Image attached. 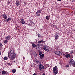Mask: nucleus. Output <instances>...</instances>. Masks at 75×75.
I'll use <instances>...</instances> for the list:
<instances>
[{"label":"nucleus","mask_w":75,"mask_h":75,"mask_svg":"<svg viewBox=\"0 0 75 75\" xmlns=\"http://www.w3.org/2000/svg\"><path fill=\"white\" fill-rule=\"evenodd\" d=\"M10 55H9V53H8V57L10 58V60H13L14 59H15L16 58V54L14 52V48H13L12 47L10 49Z\"/></svg>","instance_id":"1"},{"label":"nucleus","mask_w":75,"mask_h":75,"mask_svg":"<svg viewBox=\"0 0 75 75\" xmlns=\"http://www.w3.org/2000/svg\"><path fill=\"white\" fill-rule=\"evenodd\" d=\"M54 52L56 55H57L60 56L62 55V53L61 52L59 51H56Z\"/></svg>","instance_id":"2"},{"label":"nucleus","mask_w":75,"mask_h":75,"mask_svg":"<svg viewBox=\"0 0 75 75\" xmlns=\"http://www.w3.org/2000/svg\"><path fill=\"white\" fill-rule=\"evenodd\" d=\"M41 13V11L40 10H38L37 12H36V17H38L40 15V13Z\"/></svg>","instance_id":"3"},{"label":"nucleus","mask_w":75,"mask_h":75,"mask_svg":"<svg viewBox=\"0 0 75 75\" xmlns=\"http://www.w3.org/2000/svg\"><path fill=\"white\" fill-rule=\"evenodd\" d=\"M43 48L44 50H45V51H47V52L50 51V49H49L47 48V47L46 46H43Z\"/></svg>","instance_id":"4"},{"label":"nucleus","mask_w":75,"mask_h":75,"mask_svg":"<svg viewBox=\"0 0 75 75\" xmlns=\"http://www.w3.org/2000/svg\"><path fill=\"white\" fill-rule=\"evenodd\" d=\"M74 61L73 59H72L69 62V65H72L74 64Z\"/></svg>","instance_id":"5"},{"label":"nucleus","mask_w":75,"mask_h":75,"mask_svg":"<svg viewBox=\"0 0 75 75\" xmlns=\"http://www.w3.org/2000/svg\"><path fill=\"white\" fill-rule=\"evenodd\" d=\"M64 55L65 56L66 58H70L71 59V57H70V55H69V54H67V55H65V54H64Z\"/></svg>","instance_id":"6"},{"label":"nucleus","mask_w":75,"mask_h":75,"mask_svg":"<svg viewBox=\"0 0 75 75\" xmlns=\"http://www.w3.org/2000/svg\"><path fill=\"white\" fill-rule=\"evenodd\" d=\"M10 35H8V36H6V37L5 38V40H10Z\"/></svg>","instance_id":"7"},{"label":"nucleus","mask_w":75,"mask_h":75,"mask_svg":"<svg viewBox=\"0 0 75 75\" xmlns=\"http://www.w3.org/2000/svg\"><path fill=\"white\" fill-rule=\"evenodd\" d=\"M58 37H59V35H58L56 34L54 35V38L55 40H58Z\"/></svg>","instance_id":"8"},{"label":"nucleus","mask_w":75,"mask_h":75,"mask_svg":"<svg viewBox=\"0 0 75 75\" xmlns=\"http://www.w3.org/2000/svg\"><path fill=\"white\" fill-rule=\"evenodd\" d=\"M39 67H40L42 69H44V67L43 65L40 64H39Z\"/></svg>","instance_id":"9"},{"label":"nucleus","mask_w":75,"mask_h":75,"mask_svg":"<svg viewBox=\"0 0 75 75\" xmlns=\"http://www.w3.org/2000/svg\"><path fill=\"white\" fill-rule=\"evenodd\" d=\"M2 16H3V18H4V19H7V16L5 14H3L2 15Z\"/></svg>","instance_id":"10"},{"label":"nucleus","mask_w":75,"mask_h":75,"mask_svg":"<svg viewBox=\"0 0 75 75\" xmlns=\"http://www.w3.org/2000/svg\"><path fill=\"white\" fill-rule=\"evenodd\" d=\"M16 4L17 6H18L20 5V2L18 1H16Z\"/></svg>","instance_id":"11"},{"label":"nucleus","mask_w":75,"mask_h":75,"mask_svg":"<svg viewBox=\"0 0 75 75\" xmlns=\"http://www.w3.org/2000/svg\"><path fill=\"white\" fill-rule=\"evenodd\" d=\"M21 23H22V24H24L25 23V21H24V20L23 19H22L21 20Z\"/></svg>","instance_id":"12"},{"label":"nucleus","mask_w":75,"mask_h":75,"mask_svg":"<svg viewBox=\"0 0 75 75\" xmlns=\"http://www.w3.org/2000/svg\"><path fill=\"white\" fill-rule=\"evenodd\" d=\"M57 67L55 66L53 69V72H55V71H57Z\"/></svg>","instance_id":"13"},{"label":"nucleus","mask_w":75,"mask_h":75,"mask_svg":"<svg viewBox=\"0 0 75 75\" xmlns=\"http://www.w3.org/2000/svg\"><path fill=\"white\" fill-rule=\"evenodd\" d=\"M44 54H41V55H40V57L41 59H42V58H44Z\"/></svg>","instance_id":"14"},{"label":"nucleus","mask_w":75,"mask_h":75,"mask_svg":"<svg viewBox=\"0 0 75 75\" xmlns=\"http://www.w3.org/2000/svg\"><path fill=\"white\" fill-rule=\"evenodd\" d=\"M11 20V18H9L8 19H7L6 20H5L6 22H8V21H9L10 20Z\"/></svg>","instance_id":"15"},{"label":"nucleus","mask_w":75,"mask_h":75,"mask_svg":"<svg viewBox=\"0 0 75 75\" xmlns=\"http://www.w3.org/2000/svg\"><path fill=\"white\" fill-rule=\"evenodd\" d=\"M33 55L34 56V57H35H35H37V53H36V52H35L33 53Z\"/></svg>","instance_id":"16"},{"label":"nucleus","mask_w":75,"mask_h":75,"mask_svg":"<svg viewBox=\"0 0 75 75\" xmlns=\"http://www.w3.org/2000/svg\"><path fill=\"white\" fill-rule=\"evenodd\" d=\"M32 45L33 48H35L36 47V45L34 43H32Z\"/></svg>","instance_id":"17"},{"label":"nucleus","mask_w":75,"mask_h":75,"mask_svg":"<svg viewBox=\"0 0 75 75\" xmlns=\"http://www.w3.org/2000/svg\"><path fill=\"white\" fill-rule=\"evenodd\" d=\"M2 73L3 75H5V74H6V71H2Z\"/></svg>","instance_id":"18"},{"label":"nucleus","mask_w":75,"mask_h":75,"mask_svg":"<svg viewBox=\"0 0 75 75\" xmlns=\"http://www.w3.org/2000/svg\"><path fill=\"white\" fill-rule=\"evenodd\" d=\"M53 71V73L55 75H56V74H58V71Z\"/></svg>","instance_id":"19"},{"label":"nucleus","mask_w":75,"mask_h":75,"mask_svg":"<svg viewBox=\"0 0 75 75\" xmlns=\"http://www.w3.org/2000/svg\"><path fill=\"white\" fill-rule=\"evenodd\" d=\"M37 48V50L38 51H40V50H41V47H40L38 48Z\"/></svg>","instance_id":"20"},{"label":"nucleus","mask_w":75,"mask_h":75,"mask_svg":"<svg viewBox=\"0 0 75 75\" xmlns=\"http://www.w3.org/2000/svg\"><path fill=\"white\" fill-rule=\"evenodd\" d=\"M4 60H7L8 58L6 57H5L4 58Z\"/></svg>","instance_id":"21"},{"label":"nucleus","mask_w":75,"mask_h":75,"mask_svg":"<svg viewBox=\"0 0 75 75\" xmlns=\"http://www.w3.org/2000/svg\"><path fill=\"white\" fill-rule=\"evenodd\" d=\"M8 40H5L4 41V43L5 44H7V42H8Z\"/></svg>","instance_id":"22"},{"label":"nucleus","mask_w":75,"mask_h":75,"mask_svg":"<svg viewBox=\"0 0 75 75\" xmlns=\"http://www.w3.org/2000/svg\"><path fill=\"white\" fill-rule=\"evenodd\" d=\"M12 72L13 73H15L16 72V69H13L12 70Z\"/></svg>","instance_id":"23"},{"label":"nucleus","mask_w":75,"mask_h":75,"mask_svg":"<svg viewBox=\"0 0 75 75\" xmlns=\"http://www.w3.org/2000/svg\"><path fill=\"white\" fill-rule=\"evenodd\" d=\"M42 54V52H40V51L39 52V55H41V54Z\"/></svg>","instance_id":"24"},{"label":"nucleus","mask_w":75,"mask_h":75,"mask_svg":"<svg viewBox=\"0 0 75 75\" xmlns=\"http://www.w3.org/2000/svg\"><path fill=\"white\" fill-rule=\"evenodd\" d=\"M45 17H46V20H48L49 19V16H46Z\"/></svg>","instance_id":"25"},{"label":"nucleus","mask_w":75,"mask_h":75,"mask_svg":"<svg viewBox=\"0 0 75 75\" xmlns=\"http://www.w3.org/2000/svg\"><path fill=\"white\" fill-rule=\"evenodd\" d=\"M38 36L39 38H41V35L40 34H38Z\"/></svg>","instance_id":"26"},{"label":"nucleus","mask_w":75,"mask_h":75,"mask_svg":"<svg viewBox=\"0 0 75 75\" xmlns=\"http://www.w3.org/2000/svg\"><path fill=\"white\" fill-rule=\"evenodd\" d=\"M40 46H39V45H36V48H38L40 47Z\"/></svg>","instance_id":"27"},{"label":"nucleus","mask_w":75,"mask_h":75,"mask_svg":"<svg viewBox=\"0 0 75 75\" xmlns=\"http://www.w3.org/2000/svg\"><path fill=\"white\" fill-rule=\"evenodd\" d=\"M73 52H74V50H72L70 52L71 54H72V53H73Z\"/></svg>","instance_id":"28"},{"label":"nucleus","mask_w":75,"mask_h":75,"mask_svg":"<svg viewBox=\"0 0 75 75\" xmlns=\"http://www.w3.org/2000/svg\"><path fill=\"white\" fill-rule=\"evenodd\" d=\"M38 44H41V41H39L38 42Z\"/></svg>","instance_id":"29"},{"label":"nucleus","mask_w":75,"mask_h":75,"mask_svg":"<svg viewBox=\"0 0 75 75\" xmlns=\"http://www.w3.org/2000/svg\"><path fill=\"white\" fill-rule=\"evenodd\" d=\"M30 23L31 24H34V23L31 21H30Z\"/></svg>","instance_id":"30"},{"label":"nucleus","mask_w":75,"mask_h":75,"mask_svg":"<svg viewBox=\"0 0 75 75\" xmlns=\"http://www.w3.org/2000/svg\"><path fill=\"white\" fill-rule=\"evenodd\" d=\"M66 68H68L69 67V65H66Z\"/></svg>","instance_id":"31"},{"label":"nucleus","mask_w":75,"mask_h":75,"mask_svg":"<svg viewBox=\"0 0 75 75\" xmlns=\"http://www.w3.org/2000/svg\"><path fill=\"white\" fill-rule=\"evenodd\" d=\"M39 69L40 71H41V67H39Z\"/></svg>","instance_id":"32"},{"label":"nucleus","mask_w":75,"mask_h":75,"mask_svg":"<svg viewBox=\"0 0 75 75\" xmlns=\"http://www.w3.org/2000/svg\"><path fill=\"white\" fill-rule=\"evenodd\" d=\"M36 62L38 64V62H38V61H36Z\"/></svg>","instance_id":"33"},{"label":"nucleus","mask_w":75,"mask_h":75,"mask_svg":"<svg viewBox=\"0 0 75 75\" xmlns=\"http://www.w3.org/2000/svg\"><path fill=\"white\" fill-rule=\"evenodd\" d=\"M1 45H2V44H1V43L0 42V47H1Z\"/></svg>","instance_id":"34"},{"label":"nucleus","mask_w":75,"mask_h":75,"mask_svg":"<svg viewBox=\"0 0 75 75\" xmlns=\"http://www.w3.org/2000/svg\"><path fill=\"white\" fill-rule=\"evenodd\" d=\"M41 42H43L44 41L42 40H41V41H40Z\"/></svg>","instance_id":"35"},{"label":"nucleus","mask_w":75,"mask_h":75,"mask_svg":"<svg viewBox=\"0 0 75 75\" xmlns=\"http://www.w3.org/2000/svg\"><path fill=\"white\" fill-rule=\"evenodd\" d=\"M73 57H74V56H73L72 55H71V58H73Z\"/></svg>","instance_id":"36"},{"label":"nucleus","mask_w":75,"mask_h":75,"mask_svg":"<svg viewBox=\"0 0 75 75\" xmlns=\"http://www.w3.org/2000/svg\"><path fill=\"white\" fill-rule=\"evenodd\" d=\"M24 4H25V5H26V4H27V3L24 2Z\"/></svg>","instance_id":"37"},{"label":"nucleus","mask_w":75,"mask_h":75,"mask_svg":"<svg viewBox=\"0 0 75 75\" xmlns=\"http://www.w3.org/2000/svg\"><path fill=\"white\" fill-rule=\"evenodd\" d=\"M8 65H11V63H8Z\"/></svg>","instance_id":"38"},{"label":"nucleus","mask_w":75,"mask_h":75,"mask_svg":"<svg viewBox=\"0 0 75 75\" xmlns=\"http://www.w3.org/2000/svg\"><path fill=\"white\" fill-rule=\"evenodd\" d=\"M23 59H25V57H23Z\"/></svg>","instance_id":"39"},{"label":"nucleus","mask_w":75,"mask_h":75,"mask_svg":"<svg viewBox=\"0 0 75 75\" xmlns=\"http://www.w3.org/2000/svg\"><path fill=\"white\" fill-rule=\"evenodd\" d=\"M33 75H37V74H35V73H34V74H33Z\"/></svg>","instance_id":"40"},{"label":"nucleus","mask_w":75,"mask_h":75,"mask_svg":"<svg viewBox=\"0 0 75 75\" xmlns=\"http://www.w3.org/2000/svg\"><path fill=\"white\" fill-rule=\"evenodd\" d=\"M61 0H57V1H61Z\"/></svg>","instance_id":"41"},{"label":"nucleus","mask_w":75,"mask_h":75,"mask_svg":"<svg viewBox=\"0 0 75 75\" xmlns=\"http://www.w3.org/2000/svg\"><path fill=\"white\" fill-rule=\"evenodd\" d=\"M0 55H1V52L0 51Z\"/></svg>","instance_id":"42"},{"label":"nucleus","mask_w":75,"mask_h":75,"mask_svg":"<svg viewBox=\"0 0 75 75\" xmlns=\"http://www.w3.org/2000/svg\"><path fill=\"white\" fill-rule=\"evenodd\" d=\"M45 75V74H44V73H43V75Z\"/></svg>","instance_id":"43"},{"label":"nucleus","mask_w":75,"mask_h":75,"mask_svg":"<svg viewBox=\"0 0 75 75\" xmlns=\"http://www.w3.org/2000/svg\"><path fill=\"white\" fill-rule=\"evenodd\" d=\"M15 62V61H13V62Z\"/></svg>","instance_id":"44"},{"label":"nucleus","mask_w":75,"mask_h":75,"mask_svg":"<svg viewBox=\"0 0 75 75\" xmlns=\"http://www.w3.org/2000/svg\"><path fill=\"white\" fill-rule=\"evenodd\" d=\"M73 1V2H74V0H73V1Z\"/></svg>","instance_id":"45"},{"label":"nucleus","mask_w":75,"mask_h":75,"mask_svg":"<svg viewBox=\"0 0 75 75\" xmlns=\"http://www.w3.org/2000/svg\"><path fill=\"white\" fill-rule=\"evenodd\" d=\"M53 25L54 27V26H55V25Z\"/></svg>","instance_id":"46"},{"label":"nucleus","mask_w":75,"mask_h":75,"mask_svg":"<svg viewBox=\"0 0 75 75\" xmlns=\"http://www.w3.org/2000/svg\"><path fill=\"white\" fill-rule=\"evenodd\" d=\"M74 1H75V0H74Z\"/></svg>","instance_id":"47"}]
</instances>
